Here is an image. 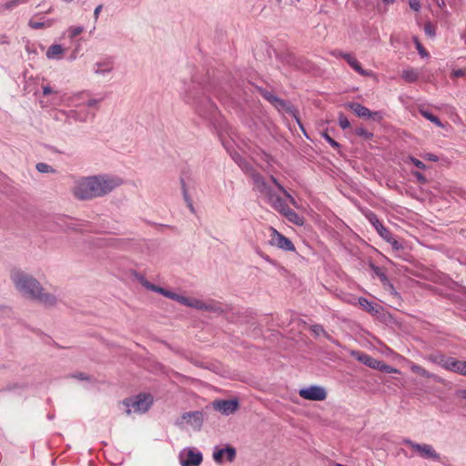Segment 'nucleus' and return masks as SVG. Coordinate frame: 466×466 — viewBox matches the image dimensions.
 Returning a JSON list of instances; mask_svg holds the SVG:
<instances>
[{"label":"nucleus","instance_id":"49530a36","mask_svg":"<svg viewBox=\"0 0 466 466\" xmlns=\"http://www.w3.org/2000/svg\"><path fill=\"white\" fill-rule=\"evenodd\" d=\"M139 283L147 289L149 290V287H151L152 283H150L146 278L139 277L138 278Z\"/></svg>","mask_w":466,"mask_h":466},{"label":"nucleus","instance_id":"1a4fd4ad","mask_svg":"<svg viewBox=\"0 0 466 466\" xmlns=\"http://www.w3.org/2000/svg\"><path fill=\"white\" fill-rule=\"evenodd\" d=\"M190 308L217 314H221L224 311L222 305L213 299L202 300L192 298Z\"/></svg>","mask_w":466,"mask_h":466},{"label":"nucleus","instance_id":"4c0bfd02","mask_svg":"<svg viewBox=\"0 0 466 466\" xmlns=\"http://www.w3.org/2000/svg\"><path fill=\"white\" fill-rule=\"evenodd\" d=\"M374 270L377 276L380 278V281L383 283V285H390L389 279L379 268H374Z\"/></svg>","mask_w":466,"mask_h":466},{"label":"nucleus","instance_id":"2f4dec72","mask_svg":"<svg viewBox=\"0 0 466 466\" xmlns=\"http://www.w3.org/2000/svg\"><path fill=\"white\" fill-rule=\"evenodd\" d=\"M36 170L40 173H54L55 169L48 164L38 163L36 164Z\"/></svg>","mask_w":466,"mask_h":466},{"label":"nucleus","instance_id":"f704fd0d","mask_svg":"<svg viewBox=\"0 0 466 466\" xmlns=\"http://www.w3.org/2000/svg\"><path fill=\"white\" fill-rule=\"evenodd\" d=\"M84 31L83 26H72L68 29L69 37L74 38Z\"/></svg>","mask_w":466,"mask_h":466},{"label":"nucleus","instance_id":"f03ea898","mask_svg":"<svg viewBox=\"0 0 466 466\" xmlns=\"http://www.w3.org/2000/svg\"><path fill=\"white\" fill-rule=\"evenodd\" d=\"M9 277L15 289L27 299L46 308H54L60 301L58 296L48 292L36 278L19 268H12Z\"/></svg>","mask_w":466,"mask_h":466},{"label":"nucleus","instance_id":"603ef678","mask_svg":"<svg viewBox=\"0 0 466 466\" xmlns=\"http://www.w3.org/2000/svg\"><path fill=\"white\" fill-rule=\"evenodd\" d=\"M103 8V5H97L95 10H94V19H95V22H96L98 20V17H99V15H100V12Z\"/></svg>","mask_w":466,"mask_h":466},{"label":"nucleus","instance_id":"bb28decb","mask_svg":"<svg viewBox=\"0 0 466 466\" xmlns=\"http://www.w3.org/2000/svg\"><path fill=\"white\" fill-rule=\"evenodd\" d=\"M310 330L313 332V334L316 337L324 336V337L329 339V334L326 332L324 328L319 324L311 325Z\"/></svg>","mask_w":466,"mask_h":466},{"label":"nucleus","instance_id":"79ce46f5","mask_svg":"<svg viewBox=\"0 0 466 466\" xmlns=\"http://www.w3.org/2000/svg\"><path fill=\"white\" fill-rule=\"evenodd\" d=\"M385 240L389 242L394 249L398 250L401 248V245L392 237V235H390V238Z\"/></svg>","mask_w":466,"mask_h":466},{"label":"nucleus","instance_id":"393cba45","mask_svg":"<svg viewBox=\"0 0 466 466\" xmlns=\"http://www.w3.org/2000/svg\"><path fill=\"white\" fill-rule=\"evenodd\" d=\"M273 106L278 108L279 110H284L286 112L291 113L293 116H295L294 110L292 106L287 103L286 101L277 98L276 102L273 104Z\"/></svg>","mask_w":466,"mask_h":466},{"label":"nucleus","instance_id":"2eb2a0df","mask_svg":"<svg viewBox=\"0 0 466 466\" xmlns=\"http://www.w3.org/2000/svg\"><path fill=\"white\" fill-rule=\"evenodd\" d=\"M351 355L353 357H355L359 361L365 364L366 366H368L371 369H374V370H378L380 360H378L372 358L371 356H370L366 353L360 352V351L354 350L351 352Z\"/></svg>","mask_w":466,"mask_h":466},{"label":"nucleus","instance_id":"412c9836","mask_svg":"<svg viewBox=\"0 0 466 466\" xmlns=\"http://www.w3.org/2000/svg\"><path fill=\"white\" fill-rule=\"evenodd\" d=\"M64 52L65 48L61 45L56 44L49 46L46 56L48 59H61Z\"/></svg>","mask_w":466,"mask_h":466},{"label":"nucleus","instance_id":"72a5a7b5","mask_svg":"<svg viewBox=\"0 0 466 466\" xmlns=\"http://www.w3.org/2000/svg\"><path fill=\"white\" fill-rule=\"evenodd\" d=\"M413 41L415 43L416 48H417L419 54L420 55V56L427 57L429 56V54L426 51V49L422 46V45L420 44L418 37H416V36L413 37Z\"/></svg>","mask_w":466,"mask_h":466},{"label":"nucleus","instance_id":"39448f33","mask_svg":"<svg viewBox=\"0 0 466 466\" xmlns=\"http://www.w3.org/2000/svg\"><path fill=\"white\" fill-rule=\"evenodd\" d=\"M96 190L92 184L90 177H81L75 182L72 189L74 197L79 200H88L96 198Z\"/></svg>","mask_w":466,"mask_h":466},{"label":"nucleus","instance_id":"c756f323","mask_svg":"<svg viewBox=\"0 0 466 466\" xmlns=\"http://www.w3.org/2000/svg\"><path fill=\"white\" fill-rule=\"evenodd\" d=\"M424 33L431 38H434L436 35V26L431 22H427L424 25Z\"/></svg>","mask_w":466,"mask_h":466},{"label":"nucleus","instance_id":"a211bd4d","mask_svg":"<svg viewBox=\"0 0 466 466\" xmlns=\"http://www.w3.org/2000/svg\"><path fill=\"white\" fill-rule=\"evenodd\" d=\"M163 296L166 298H168L170 299H173L184 306L190 307L192 298L190 297H185L179 294H177L175 292L169 291L167 289H164Z\"/></svg>","mask_w":466,"mask_h":466},{"label":"nucleus","instance_id":"7c9ffc66","mask_svg":"<svg viewBox=\"0 0 466 466\" xmlns=\"http://www.w3.org/2000/svg\"><path fill=\"white\" fill-rule=\"evenodd\" d=\"M27 0H9L3 5L4 9L12 10L21 4L25 3Z\"/></svg>","mask_w":466,"mask_h":466},{"label":"nucleus","instance_id":"8fccbe9b","mask_svg":"<svg viewBox=\"0 0 466 466\" xmlns=\"http://www.w3.org/2000/svg\"><path fill=\"white\" fill-rule=\"evenodd\" d=\"M452 76L454 77H462L466 76V72L464 69H457L452 71Z\"/></svg>","mask_w":466,"mask_h":466},{"label":"nucleus","instance_id":"aec40b11","mask_svg":"<svg viewBox=\"0 0 466 466\" xmlns=\"http://www.w3.org/2000/svg\"><path fill=\"white\" fill-rule=\"evenodd\" d=\"M93 70L96 75L106 76L112 72L113 66L110 62H97Z\"/></svg>","mask_w":466,"mask_h":466},{"label":"nucleus","instance_id":"f3484780","mask_svg":"<svg viewBox=\"0 0 466 466\" xmlns=\"http://www.w3.org/2000/svg\"><path fill=\"white\" fill-rule=\"evenodd\" d=\"M339 56L344 58L347 63L356 71L358 72L360 75L361 76H370V73L365 69H363L360 66V64L359 63V61L354 57L352 56L351 55L348 54V53H342L340 52L339 53Z\"/></svg>","mask_w":466,"mask_h":466},{"label":"nucleus","instance_id":"c9c22d12","mask_svg":"<svg viewBox=\"0 0 466 466\" xmlns=\"http://www.w3.org/2000/svg\"><path fill=\"white\" fill-rule=\"evenodd\" d=\"M339 124L342 129H347L350 127L349 119L343 114L339 116Z\"/></svg>","mask_w":466,"mask_h":466},{"label":"nucleus","instance_id":"58836bf2","mask_svg":"<svg viewBox=\"0 0 466 466\" xmlns=\"http://www.w3.org/2000/svg\"><path fill=\"white\" fill-rule=\"evenodd\" d=\"M408 159H409V161L410 163H412L418 168H420V169H425L426 168V165L422 161H420V160H419V159H417V158H415L413 157H409Z\"/></svg>","mask_w":466,"mask_h":466},{"label":"nucleus","instance_id":"6ab92c4d","mask_svg":"<svg viewBox=\"0 0 466 466\" xmlns=\"http://www.w3.org/2000/svg\"><path fill=\"white\" fill-rule=\"evenodd\" d=\"M410 368L412 372H414V373H416V374H418V375H420L421 377L431 378V379L435 380L438 382H442L443 381V380L441 378L436 376L433 373L429 372L428 370H426L424 368H422L421 366H420L418 364L411 363Z\"/></svg>","mask_w":466,"mask_h":466},{"label":"nucleus","instance_id":"ea45409f","mask_svg":"<svg viewBox=\"0 0 466 466\" xmlns=\"http://www.w3.org/2000/svg\"><path fill=\"white\" fill-rule=\"evenodd\" d=\"M322 136L332 147L338 148L339 147V143L336 142L333 138H331L327 133H323Z\"/></svg>","mask_w":466,"mask_h":466},{"label":"nucleus","instance_id":"13d9d810","mask_svg":"<svg viewBox=\"0 0 466 466\" xmlns=\"http://www.w3.org/2000/svg\"><path fill=\"white\" fill-rule=\"evenodd\" d=\"M435 3L441 9L445 7V1L444 0H435Z\"/></svg>","mask_w":466,"mask_h":466},{"label":"nucleus","instance_id":"9b49d317","mask_svg":"<svg viewBox=\"0 0 466 466\" xmlns=\"http://www.w3.org/2000/svg\"><path fill=\"white\" fill-rule=\"evenodd\" d=\"M346 106L351 109L358 116L362 118H370L375 121H380L382 118L380 112H372L369 108L359 103H349L346 105Z\"/></svg>","mask_w":466,"mask_h":466},{"label":"nucleus","instance_id":"dca6fc26","mask_svg":"<svg viewBox=\"0 0 466 466\" xmlns=\"http://www.w3.org/2000/svg\"><path fill=\"white\" fill-rule=\"evenodd\" d=\"M226 457L228 461H232L236 457V450L232 447L220 449L213 453V459L216 462H222L223 458Z\"/></svg>","mask_w":466,"mask_h":466},{"label":"nucleus","instance_id":"f257e3e1","mask_svg":"<svg viewBox=\"0 0 466 466\" xmlns=\"http://www.w3.org/2000/svg\"><path fill=\"white\" fill-rule=\"evenodd\" d=\"M250 176L254 187L266 198L267 201L274 209L281 213L294 224L301 225L303 223L302 218L288 207L277 190L282 192L294 207H297L296 200L274 177H270L269 181H267L259 173L251 172Z\"/></svg>","mask_w":466,"mask_h":466},{"label":"nucleus","instance_id":"6e6552de","mask_svg":"<svg viewBox=\"0 0 466 466\" xmlns=\"http://www.w3.org/2000/svg\"><path fill=\"white\" fill-rule=\"evenodd\" d=\"M181 466H199L202 462V453L194 448L183 449L179 453Z\"/></svg>","mask_w":466,"mask_h":466},{"label":"nucleus","instance_id":"680f3d73","mask_svg":"<svg viewBox=\"0 0 466 466\" xmlns=\"http://www.w3.org/2000/svg\"><path fill=\"white\" fill-rule=\"evenodd\" d=\"M384 4L390 5L393 4L395 0H382Z\"/></svg>","mask_w":466,"mask_h":466},{"label":"nucleus","instance_id":"6e6d98bb","mask_svg":"<svg viewBox=\"0 0 466 466\" xmlns=\"http://www.w3.org/2000/svg\"><path fill=\"white\" fill-rule=\"evenodd\" d=\"M52 92H53V91H52V89H51V87H50V86H44V87H43V94H44L45 96H47V95L51 94Z\"/></svg>","mask_w":466,"mask_h":466},{"label":"nucleus","instance_id":"37998d69","mask_svg":"<svg viewBox=\"0 0 466 466\" xmlns=\"http://www.w3.org/2000/svg\"><path fill=\"white\" fill-rule=\"evenodd\" d=\"M263 96L265 99H267L272 105L276 102V100L278 98V96H274L272 93L268 92V91L263 93Z\"/></svg>","mask_w":466,"mask_h":466},{"label":"nucleus","instance_id":"c03bdc74","mask_svg":"<svg viewBox=\"0 0 466 466\" xmlns=\"http://www.w3.org/2000/svg\"><path fill=\"white\" fill-rule=\"evenodd\" d=\"M421 157L425 160H429V161H432V162H437L439 160V157L436 155L431 154V153H426V154L422 155Z\"/></svg>","mask_w":466,"mask_h":466},{"label":"nucleus","instance_id":"4468645a","mask_svg":"<svg viewBox=\"0 0 466 466\" xmlns=\"http://www.w3.org/2000/svg\"><path fill=\"white\" fill-rule=\"evenodd\" d=\"M182 420L194 429H200L203 422V417L200 411L186 412L182 415Z\"/></svg>","mask_w":466,"mask_h":466},{"label":"nucleus","instance_id":"f8f14e48","mask_svg":"<svg viewBox=\"0 0 466 466\" xmlns=\"http://www.w3.org/2000/svg\"><path fill=\"white\" fill-rule=\"evenodd\" d=\"M214 409L224 415L234 413L238 408V402L236 400H217L213 403Z\"/></svg>","mask_w":466,"mask_h":466},{"label":"nucleus","instance_id":"a18cd8bd","mask_svg":"<svg viewBox=\"0 0 466 466\" xmlns=\"http://www.w3.org/2000/svg\"><path fill=\"white\" fill-rule=\"evenodd\" d=\"M139 283L147 289L149 290V287H151L152 283H150L146 278L139 277L138 278Z\"/></svg>","mask_w":466,"mask_h":466},{"label":"nucleus","instance_id":"5fc2aeb1","mask_svg":"<svg viewBox=\"0 0 466 466\" xmlns=\"http://www.w3.org/2000/svg\"><path fill=\"white\" fill-rule=\"evenodd\" d=\"M73 378H76L79 380H87L89 378L85 374V373H76V374H74L72 375Z\"/></svg>","mask_w":466,"mask_h":466},{"label":"nucleus","instance_id":"0eeeda50","mask_svg":"<svg viewBox=\"0 0 466 466\" xmlns=\"http://www.w3.org/2000/svg\"><path fill=\"white\" fill-rule=\"evenodd\" d=\"M403 444L410 446L415 451H417L422 458L431 459L433 461H440L441 456L435 451L433 447L430 444H420L416 443L409 439L403 440Z\"/></svg>","mask_w":466,"mask_h":466},{"label":"nucleus","instance_id":"a19ab883","mask_svg":"<svg viewBox=\"0 0 466 466\" xmlns=\"http://www.w3.org/2000/svg\"><path fill=\"white\" fill-rule=\"evenodd\" d=\"M409 5L410 7L416 12H418L421 7L420 0H409Z\"/></svg>","mask_w":466,"mask_h":466},{"label":"nucleus","instance_id":"5701e85b","mask_svg":"<svg viewBox=\"0 0 466 466\" xmlns=\"http://www.w3.org/2000/svg\"><path fill=\"white\" fill-rule=\"evenodd\" d=\"M419 112L422 116H424L426 119H428L437 127H443V124L441 123V121L436 116L432 115L422 106L419 107Z\"/></svg>","mask_w":466,"mask_h":466},{"label":"nucleus","instance_id":"7ed1b4c3","mask_svg":"<svg viewBox=\"0 0 466 466\" xmlns=\"http://www.w3.org/2000/svg\"><path fill=\"white\" fill-rule=\"evenodd\" d=\"M90 177L96 198L107 195L123 183L121 178L109 175L91 176Z\"/></svg>","mask_w":466,"mask_h":466},{"label":"nucleus","instance_id":"052dcab7","mask_svg":"<svg viewBox=\"0 0 466 466\" xmlns=\"http://www.w3.org/2000/svg\"><path fill=\"white\" fill-rule=\"evenodd\" d=\"M457 395L463 398V399H466V390H461L457 392Z\"/></svg>","mask_w":466,"mask_h":466},{"label":"nucleus","instance_id":"e2e57ef3","mask_svg":"<svg viewBox=\"0 0 466 466\" xmlns=\"http://www.w3.org/2000/svg\"><path fill=\"white\" fill-rule=\"evenodd\" d=\"M3 308H4V306H0V309H3Z\"/></svg>","mask_w":466,"mask_h":466},{"label":"nucleus","instance_id":"a878e982","mask_svg":"<svg viewBox=\"0 0 466 466\" xmlns=\"http://www.w3.org/2000/svg\"><path fill=\"white\" fill-rule=\"evenodd\" d=\"M359 304L360 306L364 309L366 310L367 312H370V313H378V310L375 309V307L373 306V304L371 302H370L367 299L365 298H360L359 299Z\"/></svg>","mask_w":466,"mask_h":466},{"label":"nucleus","instance_id":"de8ad7c7","mask_svg":"<svg viewBox=\"0 0 466 466\" xmlns=\"http://www.w3.org/2000/svg\"><path fill=\"white\" fill-rule=\"evenodd\" d=\"M412 175L417 178V180L420 182V183H426L427 179L425 177L424 175H422L421 173L416 171V172H413Z\"/></svg>","mask_w":466,"mask_h":466},{"label":"nucleus","instance_id":"ddd939ff","mask_svg":"<svg viewBox=\"0 0 466 466\" xmlns=\"http://www.w3.org/2000/svg\"><path fill=\"white\" fill-rule=\"evenodd\" d=\"M444 369L466 376V361L458 360L452 357H447Z\"/></svg>","mask_w":466,"mask_h":466},{"label":"nucleus","instance_id":"4d7b16f0","mask_svg":"<svg viewBox=\"0 0 466 466\" xmlns=\"http://www.w3.org/2000/svg\"><path fill=\"white\" fill-rule=\"evenodd\" d=\"M387 289H389L392 294L397 295V292L394 289V287L390 282V285H384Z\"/></svg>","mask_w":466,"mask_h":466},{"label":"nucleus","instance_id":"09e8293b","mask_svg":"<svg viewBox=\"0 0 466 466\" xmlns=\"http://www.w3.org/2000/svg\"><path fill=\"white\" fill-rule=\"evenodd\" d=\"M101 101L102 99L91 98L86 102V106L88 107H94L96 106Z\"/></svg>","mask_w":466,"mask_h":466},{"label":"nucleus","instance_id":"4be33fe9","mask_svg":"<svg viewBox=\"0 0 466 466\" xmlns=\"http://www.w3.org/2000/svg\"><path fill=\"white\" fill-rule=\"evenodd\" d=\"M370 222L375 227L377 232L380 234L381 238L384 239L390 238L391 233L379 221V219L373 216L370 218Z\"/></svg>","mask_w":466,"mask_h":466},{"label":"nucleus","instance_id":"423d86ee","mask_svg":"<svg viewBox=\"0 0 466 466\" xmlns=\"http://www.w3.org/2000/svg\"><path fill=\"white\" fill-rule=\"evenodd\" d=\"M299 395L307 400L321 401L325 400L328 393L324 387L319 385H311L302 388L299 390Z\"/></svg>","mask_w":466,"mask_h":466},{"label":"nucleus","instance_id":"864d4df0","mask_svg":"<svg viewBox=\"0 0 466 466\" xmlns=\"http://www.w3.org/2000/svg\"><path fill=\"white\" fill-rule=\"evenodd\" d=\"M184 198H185V200L187 201V206H188L189 209L191 210V212H194L193 204H192L190 198H188L187 193L185 189H184Z\"/></svg>","mask_w":466,"mask_h":466},{"label":"nucleus","instance_id":"473e14b6","mask_svg":"<svg viewBox=\"0 0 466 466\" xmlns=\"http://www.w3.org/2000/svg\"><path fill=\"white\" fill-rule=\"evenodd\" d=\"M378 370L384 371L386 373H399L400 372L397 369L385 364L383 361H380Z\"/></svg>","mask_w":466,"mask_h":466},{"label":"nucleus","instance_id":"3c124183","mask_svg":"<svg viewBox=\"0 0 466 466\" xmlns=\"http://www.w3.org/2000/svg\"><path fill=\"white\" fill-rule=\"evenodd\" d=\"M164 289H163V288H161V287H158V286H157V285H155V284H152V285H151V287H149V290L154 291V292H157V293H159V294H161V295H163V293H164Z\"/></svg>","mask_w":466,"mask_h":466},{"label":"nucleus","instance_id":"20e7f679","mask_svg":"<svg viewBox=\"0 0 466 466\" xmlns=\"http://www.w3.org/2000/svg\"><path fill=\"white\" fill-rule=\"evenodd\" d=\"M153 403V397L150 394H139L135 398L127 399L123 404L127 407V414L144 413Z\"/></svg>","mask_w":466,"mask_h":466},{"label":"nucleus","instance_id":"9d476101","mask_svg":"<svg viewBox=\"0 0 466 466\" xmlns=\"http://www.w3.org/2000/svg\"><path fill=\"white\" fill-rule=\"evenodd\" d=\"M270 245L276 246L279 248H281L286 251L295 250V246L293 245V243L284 235L279 233L277 229L270 228Z\"/></svg>","mask_w":466,"mask_h":466},{"label":"nucleus","instance_id":"c85d7f7f","mask_svg":"<svg viewBox=\"0 0 466 466\" xmlns=\"http://www.w3.org/2000/svg\"><path fill=\"white\" fill-rule=\"evenodd\" d=\"M54 23V20H47L46 22H35V21H29L30 27L34 29H40L44 27H50Z\"/></svg>","mask_w":466,"mask_h":466},{"label":"nucleus","instance_id":"bf43d9fd","mask_svg":"<svg viewBox=\"0 0 466 466\" xmlns=\"http://www.w3.org/2000/svg\"><path fill=\"white\" fill-rule=\"evenodd\" d=\"M0 44H9V40H8V37L5 36V35H2L0 37Z\"/></svg>","mask_w":466,"mask_h":466},{"label":"nucleus","instance_id":"e433bc0d","mask_svg":"<svg viewBox=\"0 0 466 466\" xmlns=\"http://www.w3.org/2000/svg\"><path fill=\"white\" fill-rule=\"evenodd\" d=\"M355 134L366 139H370L372 137V134L363 127L356 128Z\"/></svg>","mask_w":466,"mask_h":466},{"label":"nucleus","instance_id":"cd10ccee","mask_svg":"<svg viewBox=\"0 0 466 466\" xmlns=\"http://www.w3.org/2000/svg\"><path fill=\"white\" fill-rule=\"evenodd\" d=\"M427 359L431 362L438 364L444 369V363H446L447 357L444 355H430Z\"/></svg>","mask_w":466,"mask_h":466},{"label":"nucleus","instance_id":"b1692460","mask_svg":"<svg viewBox=\"0 0 466 466\" xmlns=\"http://www.w3.org/2000/svg\"><path fill=\"white\" fill-rule=\"evenodd\" d=\"M401 76L406 82L413 83L418 80L419 72L413 68L406 69L403 70Z\"/></svg>","mask_w":466,"mask_h":466}]
</instances>
